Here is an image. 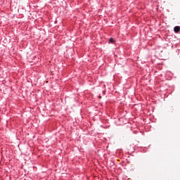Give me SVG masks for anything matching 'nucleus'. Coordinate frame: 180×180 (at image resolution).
Instances as JSON below:
<instances>
[{
    "label": "nucleus",
    "mask_w": 180,
    "mask_h": 180,
    "mask_svg": "<svg viewBox=\"0 0 180 180\" xmlns=\"http://www.w3.org/2000/svg\"><path fill=\"white\" fill-rule=\"evenodd\" d=\"M180 30V27L179 26H176L174 27V31L175 32V33H178Z\"/></svg>",
    "instance_id": "nucleus-1"
},
{
    "label": "nucleus",
    "mask_w": 180,
    "mask_h": 180,
    "mask_svg": "<svg viewBox=\"0 0 180 180\" xmlns=\"http://www.w3.org/2000/svg\"><path fill=\"white\" fill-rule=\"evenodd\" d=\"M110 43H115V39L113 38H110V40H109Z\"/></svg>",
    "instance_id": "nucleus-2"
},
{
    "label": "nucleus",
    "mask_w": 180,
    "mask_h": 180,
    "mask_svg": "<svg viewBox=\"0 0 180 180\" xmlns=\"http://www.w3.org/2000/svg\"><path fill=\"white\" fill-rule=\"evenodd\" d=\"M98 98H99L100 99H102V96H99Z\"/></svg>",
    "instance_id": "nucleus-3"
}]
</instances>
